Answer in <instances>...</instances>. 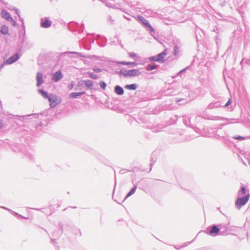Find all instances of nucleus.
Here are the masks:
<instances>
[{"mask_svg":"<svg viewBox=\"0 0 250 250\" xmlns=\"http://www.w3.org/2000/svg\"><path fill=\"white\" fill-rule=\"evenodd\" d=\"M250 195L248 194L245 197L239 198L237 199L235 202V206L237 208H240L245 205L249 201Z\"/></svg>","mask_w":250,"mask_h":250,"instance_id":"1","label":"nucleus"},{"mask_svg":"<svg viewBox=\"0 0 250 250\" xmlns=\"http://www.w3.org/2000/svg\"><path fill=\"white\" fill-rule=\"evenodd\" d=\"M51 107H54L60 103V100L55 95H51L48 98Z\"/></svg>","mask_w":250,"mask_h":250,"instance_id":"2","label":"nucleus"},{"mask_svg":"<svg viewBox=\"0 0 250 250\" xmlns=\"http://www.w3.org/2000/svg\"><path fill=\"white\" fill-rule=\"evenodd\" d=\"M141 74L140 71L138 69H133L126 71L124 72L123 75L125 77H134L138 76Z\"/></svg>","mask_w":250,"mask_h":250,"instance_id":"3","label":"nucleus"},{"mask_svg":"<svg viewBox=\"0 0 250 250\" xmlns=\"http://www.w3.org/2000/svg\"><path fill=\"white\" fill-rule=\"evenodd\" d=\"M1 16L5 19L7 21H12L13 22V25H15V21H14V20L12 19V18L10 16L9 13H8L7 11H6L5 10H2L1 11Z\"/></svg>","mask_w":250,"mask_h":250,"instance_id":"4","label":"nucleus"},{"mask_svg":"<svg viewBox=\"0 0 250 250\" xmlns=\"http://www.w3.org/2000/svg\"><path fill=\"white\" fill-rule=\"evenodd\" d=\"M138 18L146 25V26L150 30V31H151V32L154 31V29L152 28V26L146 19H145L144 17L142 16L139 17Z\"/></svg>","mask_w":250,"mask_h":250,"instance_id":"5","label":"nucleus"},{"mask_svg":"<svg viewBox=\"0 0 250 250\" xmlns=\"http://www.w3.org/2000/svg\"><path fill=\"white\" fill-rule=\"evenodd\" d=\"M19 59V56L17 54H14L13 56L6 60L5 63L6 64H10L15 62Z\"/></svg>","mask_w":250,"mask_h":250,"instance_id":"6","label":"nucleus"},{"mask_svg":"<svg viewBox=\"0 0 250 250\" xmlns=\"http://www.w3.org/2000/svg\"><path fill=\"white\" fill-rule=\"evenodd\" d=\"M219 231V228H217L216 226H213L211 228L209 234L213 236H216L218 234Z\"/></svg>","mask_w":250,"mask_h":250,"instance_id":"7","label":"nucleus"},{"mask_svg":"<svg viewBox=\"0 0 250 250\" xmlns=\"http://www.w3.org/2000/svg\"><path fill=\"white\" fill-rule=\"evenodd\" d=\"M167 55V51L165 50L161 53L159 54L157 57L158 58V62H164L165 61V58Z\"/></svg>","mask_w":250,"mask_h":250,"instance_id":"8","label":"nucleus"},{"mask_svg":"<svg viewBox=\"0 0 250 250\" xmlns=\"http://www.w3.org/2000/svg\"><path fill=\"white\" fill-rule=\"evenodd\" d=\"M62 77V75L60 71H58L55 73L53 76V80L56 82Z\"/></svg>","mask_w":250,"mask_h":250,"instance_id":"9","label":"nucleus"},{"mask_svg":"<svg viewBox=\"0 0 250 250\" xmlns=\"http://www.w3.org/2000/svg\"><path fill=\"white\" fill-rule=\"evenodd\" d=\"M37 86H40V85L43 83L42 74L41 72H38L37 74Z\"/></svg>","mask_w":250,"mask_h":250,"instance_id":"10","label":"nucleus"},{"mask_svg":"<svg viewBox=\"0 0 250 250\" xmlns=\"http://www.w3.org/2000/svg\"><path fill=\"white\" fill-rule=\"evenodd\" d=\"M0 33L3 35L8 34V33H9L8 27L5 25L2 26L1 27V29H0Z\"/></svg>","mask_w":250,"mask_h":250,"instance_id":"11","label":"nucleus"},{"mask_svg":"<svg viewBox=\"0 0 250 250\" xmlns=\"http://www.w3.org/2000/svg\"><path fill=\"white\" fill-rule=\"evenodd\" d=\"M51 21L48 20H45L42 23L41 25L43 28H47L51 25Z\"/></svg>","mask_w":250,"mask_h":250,"instance_id":"12","label":"nucleus"},{"mask_svg":"<svg viewBox=\"0 0 250 250\" xmlns=\"http://www.w3.org/2000/svg\"><path fill=\"white\" fill-rule=\"evenodd\" d=\"M115 92L118 95H122L124 93L123 89L119 86H116L115 87Z\"/></svg>","mask_w":250,"mask_h":250,"instance_id":"13","label":"nucleus"},{"mask_svg":"<svg viewBox=\"0 0 250 250\" xmlns=\"http://www.w3.org/2000/svg\"><path fill=\"white\" fill-rule=\"evenodd\" d=\"M83 93H84V92H79V93H77V92H72L71 94H70L69 97L71 98H76L78 96H81V95H82Z\"/></svg>","mask_w":250,"mask_h":250,"instance_id":"14","label":"nucleus"},{"mask_svg":"<svg viewBox=\"0 0 250 250\" xmlns=\"http://www.w3.org/2000/svg\"><path fill=\"white\" fill-rule=\"evenodd\" d=\"M125 88L129 90H135L136 88V85L135 84L126 85Z\"/></svg>","mask_w":250,"mask_h":250,"instance_id":"15","label":"nucleus"},{"mask_svg":"<svg viewBox=\"0 0 250 250\" xmlns=\"http://www.w3.org/2000/svg\"><path fill=\"white\" fill-rule=\"evenodd\" d=\"M83 82L85 85L87 87H90L93 85V82L90 80H85Z\"/></svg>","mask_w":250,"mask_h":250,"instance_id":"16","label":"nucleus"},{"mask_svg":"<svg viewBox=\"0 0 250 250\" xmlns=\"http://www.w3.org/2000/svg\"><path fill=\"white\" fill-rule=\"evenodd\" d=\"M39 92H40L41 93V94L42 95V96L44 98H48L49 97L48 96V94L47 93L43 91L42 90H41V89H39L38 90Z\"/></svg>","mask_w":250,"mask_h":250,"instance_id":"17","label":"nucleus"},{"mask_svg":"<svg viewBox=\"0 0 250 250\" xmlns=\"http://www.w3.org/2000/svg\"><path fill=\"white\" fill-rule=\"evenodd\" d=\"M157 66L155 65H148L147 67H146V69L148 70V71H150V70H152L153 69H155L156 68H157Z\"/></svg>","mask_w":250,"mask_h":250,"instance_id":"18","label":"nucleus"},{"mask_svg":"<svg viewBox=\"0 0 250 250\" xmlns=\"http://www.w3.org/2000/svg\"><path fill=\"white\" fill-rule=\"evenodd\" d=\"M136 190V187H134L133 188L131 189V190L126 195V198L128 197L129 196H131V195L133 194Z\"/></svg>","mask_w":250,"mask_h":250,"instance_id":"19","label":"nucleus"},{"mask_svg":"<svg viewBox=\"0 0 250 250\" xmlns=\"http://www.w3.org/2000/svg\"><path fill=\"white\" fill-rule=\"evenodd\" d=\"M100 86L104 89L106 86V84L104 82H101L99 83Z\"/></svg>","mask_w":250,"mask_h":250,"instance_id":"20","label":"nucleus"},{"mask_svg":"<svg viewBox=\"0 0 250 250\" xmlns=\"http://www.w3.org/2000/svg\"><path fill=\"white\" fill-rule=\"evenodd\" d=\"M129 56L131 58H133L134 59H136L137 57V55L136 53L134 52H131L129 53Z\"/></svg>","mask_w":250,"mask_h":250,"instance_id":"21","label":"nucleus"},{"mask_svg":"<svg viewBox=\"0 0 250 250\" xmlns=\"http://www.w3.org/2000/svg\"><path fill=\"white\" fill-rule=\"evenodd\" d=\"M88 75L90 77L93 79H96L98 78V77L96 76L95 74L92 73H88Z\"/></svg>","mask_w":250,"mask_h":250,"instance_id":"22","label":"nucleus"},{"mask_svg":"<svg viewBox=\"0 0 250 250\" xmlns=\"http://www.w3.org/2000/svg\"><path fill=\"white\" fill-rule=\"evenodd\" d=\"M121 64L123 65H128V64H135L134 62H121Z\"/></svg>","mask_w":250,"mask_h":250,"instance_id":"23","label":"nucleus"},{"mask_svg":"<svg viewBox=\"0 0 250 250\" xmlns=\"http://www.w3.org/2000/svg\"><path fill=\"white\" fill-rule=\"evenodd\" d=\"M234 138L235 139L239 140H242L245 139V137H242V136H238L234 137Z\"/></svg>","mask_w":250,"mask_h":250,"instance_id":"24","label":"nucleus"},{"mask_svg":"<svg viewBox=\"0 0 250 250\" xmlns=\"http://www.w3.org/2000/svg\"><path fill=\"white\" fill-rule=\"evenodd\" d=\"M150 60H151L152 61L158 62V58H157V56H153V57H151L150 59Z\"/></svg>","mask_w":250,"mask_h":250,"instance_id":"25","label":"nucleus"},{"mask_svg":"<svg viewBox=\"0 0 250 250\" xmlns=\"http://www.w3.org/2000/svg\"><path fill=\"white\" fill-rule=\"evenodd\" d=\"M241 192L243 194H245L246 193V190L245 188L243 187L241 188Z\"/></svg>","mask_w":250,"mask_h":250,"instance_id":"26","label":"nucleus"},{"mask_svg":"<svg viewBox=\"0 0 250 250\" xmlns=\"http://www.w3.org/2000/svg\"><path fill=\"white\" fill-rule=\"evenodd\" d=\"M231 102H230V100H229L228 103L226 104L225 106H228L230 104Z\"/></svg>","mask_w":250,"mask_h":250,"instance_id":"27","label":"nucleus"},{"mask_svg":"<svg viewBox=\"0 0 250 250\" xmlns=\"http://www.w3.org/2000/svg\"><path fill=\"white\" fill-rule=\"evenodd\" d=\"M2 122L1 121H0V128L2 126Z\"/></svg>","mask_w":250,"mask_h":250,"instance_id":"28","label":"nucleus"},{"mask_svg":"<svg viewBox=\"0 0 250 250\" xmlns=\"http://www.w3.org/2000/svg\"><path fill=\"white\" fill-rule=\"evenodd\" d=\"M73 87V85L72 84H71V85L70 86V89H72Z\"/></svg>","mask_w":250,"mask_h":250,"instance_id":"29","label":"nucleus"},{"mask_svg":"<svg viewBox=\"0 0 250 250\" xmlns=\"http://www.w3.org/2000/svg\"><path fill=\"white\" fill-rule=\"evenodd\" d=\"M95 71H97V72H100V70L99 69H96V70H95Z\"/></svg>","mask_w":250,"mask_h":250,"instance_id":"30","label":"nucleus"}]
</instances>
